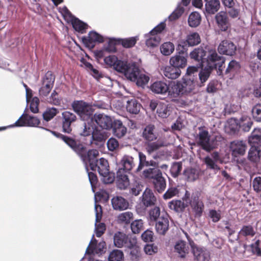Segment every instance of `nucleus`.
Wrapping results in <instances>:
<instances>
[{
    "instance_id": "f257e3e1",
    "label": "nucleus",
    "mask_w": 261,
    "mask_h": 261,
    "mask_svg": "<svg viewBox=\"0 0 261 261\" xmlns=\"http://www.w3.org/2000/svg\"><path fill=\"white\" fill-rule=\"evenodd\" d=\"M54 135L61 138L64 142L74 150L81 158L82 161L85 164L86 168H87L88 163L90 168L95 167L94 163L98 160L97 159L99 155V151L96 149H91L88 151L87 154H85L84 149L82 145H77L76 142L72 139L64 136L62 134L57 135L55 132H51Z\"/></svg>"
},
{
    "instance_id": "f03ea898",
    "label": "nucleus",
    "mask_w": 261,
    "mask_h": 261,
    "mask_svg": "<svg viewBox=\"0 0 261 261\" xmlns=\"http://www.w3.org/2000/svg\"><path fill=\"white\" fill-rule=\"evenodd\" d=\"M72 107L83 121H92L94 109L92 106L82 100L74 101Z\"/></svg>"
},
{
    "instance_id": "7ed1b4c3",
    "label": "nucleus",
    "mask_w": 261,
    "mask_h": 261,
    "mask_svg": "<svg viewBox=\"0 0 261 261\" xmlns=\"http://www.w3.org/2000/svg\"><path fill=\"white\" fill-rule=\"evenodd\" d=\"M195 139L197 143L206 151H210L215 148L214 141L211 139V136L204 127L198 128Z\"/></svg>"
},
{
    "instance_id": "20e7f679",
    "label": "nucleus",
    "mask_w": 261,
    "mask_h": 261,
    "mask_svg": "<svg viewBox=\"0 0 261 261\" xmlns=\"http://www.w3.org/2000/svg\"><path fill=\"white\" fill-rule=\"evenodd\" d=\"M129 71L126 74V78L136 82L138 86L143 87L148 83L149 76L147 73L141 71L136 64L134 67H130Z\"/></svg>"
},
{
    "instance_id": "39448f33",
    "label": "nucleus",
    "mask_w": 261,
    "mask_h": 261,
    "mask_svg": "<svg viewBox=\"0 0 261 261\" xmlns=\"http://www.w3.org/2000/svg\"><path fill=\"white\" fill-rule=\"evenodd\" d=\"M106 247V243L103 241L97 242V241L94 239V235L92 236V240L90 242L86 251L85 255L88 256V261H99L95 259L93 257L95 254H101ZM87 257H84L82 259L83 261H85Z\"/></svg>"
},
{
    "instance_id": "423d86ee",
    "label": "nucleus",
    "mask_w": 261,
    "mask_h": 261,
    "mask_svg": "<svg viewBox=\"0 0 261 261\" xmlns=\"http://www.w3.org/2000/svg\"><path fill=\"white\" fill-rule=\"evenodd\" d=\"M165 27V23L162 22L149 33L145 35L146 38V44L148 47H154L158 45L161 39L159 34L162 32Z\"/></svg>"
},
{
    "instance_id": "0eeeda50",
    "label": "nucleus",
    "mask_w": 261,
    "mask_h": 261,
    "mask_svg": "<svg viewBox=\"0 0 261 261\" xmlns=\"http://www.w3.org/2000/svg\"><path fill=\"white\" fill-rule=\"evenodd\" d=\"M207 65L206 66L210 68H217L218 66V73L221 74L222 72V67L224 63V58L219 56L215 49H209L207 51V58H205Z\"/></svg>"
},
{
    "instance_id": "6e6552de",
    "label": "nucleus",
    "mask_w": 261,
    "mask_h": 261,
    "mask_svg": "<svg viewBox=\"0 0 261 261\" xmlns=\"http://www.w3.org/2000/svg\"><path fill=\"white\" fill-rule=\"evenodd\" d=\"M150 108L152 111L156 109V114L162 118H167L171 113V107L167 102L152 100L150 102Z\"/></svg>"
},
{
    "instance_id": "1a4fd4ad",
    "label": "nucleus",
    "mask_w": 261,
    "mask_h": 261,
    "mask_svg": "<svg viewBox=\"0 0 261 261\" xmlns=\"http://www.w3.org/2000/svg\"><path fill=\"white\" fill-rule=\"evenodd\" d=\"M189 203L195 216L196 217L201 216L204 211V205L202 200L200 198V194L198 192L192 194Z\"/></svg>"
},
{
    "instance_id": "9d476101",
    "label": "nucleus",
    "mask_w": 261,
    "mask_h": 261,
    "mask_svg": "<svg viewBox=\"0 0 261 261\" xmlns=\"http://www.w3.org/2000/svg\"><path fill=\"white\" fill-rule=\"evenodd\" d=\"M55 82V77L50 72H47L42 81V84L39 90V94L41 97L48 96L52 89Z\"/></svg>"
},
{
    "instance_id": "9b49d317",
    "label": "nucleus",
    "mask_w": 261,
    "mask_h": 261,
    "mask_svg": "<svg viewBox=\"0 0 261 261\" xmlns=\"http://www.w3.org/2000/svg\"><path fill=\"white\" fill-rule=\"evenodd\" d=\"M114 246L117 248L132 247L136 243V239L128 241V237L123 232L118 231L113 237Z\"/></svg>"
},
{
    "instance_id": "f8f14e48",
    "label": "nucleus",
    "mask_w": 261,
    "mask_h": 261,
    "mask_svg": "<svg viewBox=\"0 0 261 261\" xmlns=\"http://www.w3.org/2000/svg\"><path fill=\"white\" fill-rule=\"evenodd\" d=\"M185 235L191 246L193 255L197 260L198 261H209V254L206 250L195 245L193 241H190L187 233H185Z\"/></svg>"
},
{
    "instance_id": "ddd939ff",
    "label": "nucleus",
    "mask_w": 261,
    "mask_h": 261,
    "mask_svg": "<svg viewBox=\"0 0 261 261\" xmlns=\"http://www.w3.org/2000/svg\"><path fill=\"white\" fill-rule=\"evenodd\" d=\"M40 123L39 120L36 117L31 116L28 115H22L15 123L9 126V127L14 126H38Z\"/></svg>"
},
{
    "instance_id": "4468645a",
    "label": "nucleus",
    "mask_w": 261,
    "mask_h": 261,
    "mask_svg": "<svg viewBox=\"0 0 261 261\" xmlns=\"http://www.w3.org/2000/svg\"><path fill=\"white\" fill-rule=\"evenodd\" d=\"M95 232L96 237H101L105 232L106 230V226L103 223H99L102 215V211L101 206L100 205L97 204L96 202L95 204Z\"/></svg>"
},
{
    "instance_id": "2eb2a0df",
    "label": "nucleus",
    "mask_w": 261,
    "mask_h": 261,
    "mask_svg": "<svg viewBox=\"0 0 261 261\" xmlns=\"http://www.w3.org/2000/svg\"><path fill=\"white\" fill-rule=\"evenodd\" d=\"M62 115V127L64 132L70 133L72 129L71 125L76 120V115L69 111L63 112Z\"/></svg>"
},
{
    "instance_id": "dca6fc26",
    "label": "nucleus",
    "mask_w": 261,
    "mask_h": 261,
    "mask_svg": "<svg viewBox=\"0 0 261 261\" xmlns=\"http://www.w3.org/2000/svg\"><path fill=\"white\" fill-rule=\"evenodd\" d=\"M236 46L232 42L224 40L220 43L218 47V51L220 54L232 56L236 53Z\"/></svg>"
},
{
    "instance_id": "f3484780",
    "label": "nucleus",
    "mask_w": 261,
    "mask_h": 261,
    "mask_svg": "<svg viewBox=\"0 0 261 261\" xmlns=\"http://www.w3.org/2000/svg\"><path fill=\"white\" fill-rule=\"evenodd\" d=\"M230 150L232 155L234 156L243 155L247 149V145L243 141L235 140L230 144Z\"/></svg>"
},
{
    "instance_id": "a211bd4d",
    "label": "nucleus",
    "mask_w": 261,
    "mask_h": 261,
    "mask_svg": "<svg viewBox=\"0 0 261 261\" xmlns=\"http://www.w3.org/2000/svg\"><path fill=\"white\" fill-rule=\"evenodd\" d=\"M204 162L207 168L213 170L215 171L220 170L217 163L218 162L221 163V160L218 152H214L211 155L206 156L204 158Z\"/></svg>"
},
{
    "instance_id": "6ab92c4d",
    "label": "nucleus",
    "mask_w": 261,
    "mask_h": 261,
    "mask_svg": "<svg viewBox=\"0 0 261 261\" xmlns=\"http://www.w3.org/2000/svg\"><path fill=\"white\" fill-rule=\"evenodd\" d=\"M102 128L108 129L112 126V120L110 116L103 114H95L93 120Z\"/></svg>"
},
{
    "instance_id": "aec40b11",
    "label": "nucleus",
    "mask_w": 261,
    "mask_h": 261,
    "mask_svg": "<svg viewBox=\"0 0 261 261\" xmlns=\"http://www.w3.org/2000/svg\"><path fill=\"white\" fill-rule=\"evenodd\" d=\"M161 70L163 75L170 79H176L181 74L180 69L171 64L163 67Z\"/></svg>"
},
{
    "instance_id": "412c9836",
    "label": "nucleus",
    "mask_w": 261,
    "mask_h": 261,
    "mask_svg": "<svg viewBox=\"0 0 261 261\" xmlns=\"http://www.w3.org/2000/svg\"><path fill=\"white\" fill-rule=\"evenodd\" d=\"M216 22L222 31H226L229 27V23L226 12L221 11L215 16Z\"/></svg>"
},
{
    "instance_id": "4be33fe9",
    "label": "nucleus",
    "mask_w": 261,
    "mask_h": 261,
    "mask_svg": "<svg viewBox=\"0 0 261 261\" xmlns=\"http://www.w3.org/2000/svg\"><path fill=\"white\" fill-rule=\"evenodd\" d=\"M169 228L168 216L165 215L158 218L155 224V230L160 234H164Z\"/></svg>"
},
{
    "instance_id": "5701e85b",
    "label": "nucleus",
    "mask_w": 261,
    "mask_h": 261,
    "mask_svg": "<svg viewBox=\"0 0 261 261\" xmlns=\"http://www.w3.org/2000/svg\"><path fill=\"white\" fill-rule=\"evenodd\" d=\"M168 96L172 100H175L180 95L183 94L180 87V82H172L168 86Z\"/></svg>"
},
{
    "instance_id": "b1692460",
    "label": "nucleus",
    "mask_w": 261,
    "mask_h": 261,
    "mask_svg": "<svg viewBox=\"0 0 261 261\" xmlns=\"http://www.w3.org/2000/svg\"><path fill=\"white\" fill-rule=\"evenodd\" d=\"M113 208L117 211H124L128 208V202L121 196H116L111 200Z\"/></svg>"
},
{
    "instance_id": "393cba45",
    "label": "nucleus",
    "mask_w": 261,
    "mask_h": 261,
    "mask_svg": "<svg viewBox=\"0 0 261 261\" xmlns=\"http://www.w3.org/2000/svg\"><path fill=\"white\" fill-rule=\"evenodd\" d=\"M174 251L181 258H185L189 251L188 245L186 242L182 240L177 241L174 245Z\"/></svg>"
},
{
    "instance_id": "a878e982",
    "label": "nucleus",
    "mask_w": 261,
    "mask_h": 261,
    "mask_svg": "<svg viewBox=\"0 0 261 261\" xmlns=\"http://www.w3.org/2000/svg\"><path fill=\"white\" fill-rule=\"evenodd\" d=\"M155 127L153 125L146 126L143 130L142 136L145 140L149 142L156 140L158 136L154 130Z\"/></svg>"
},
{
    "instance_id": "bb28decb",
    "label": "nucleus",
    "mask_w": 261,
    "mask_h": 261,
    "mask_svg": "<svg viewBox=\"0 0 261 261\" xmlns=\"http://www.w3.org/2000/svg\"><path fill=\"white\" fill-rule=\"evenodd\" d=\"M240 68L239 63L236 61L232 60L228 64L227 68L225 70V74L229 79H232L238 73Z\"/></svg>"
},
{
    "instance_id": "cd10ccee",
    "label": "nucleus",
    "mask_w": 261,
    "mask_h": 261,
    "mask_svg": "<svg viewBox=\"0 0 261 261\" xmlns=\"http://www.w3.org/2000/svg\"><path fill=\"white\" fill-rule=\"evenodd\" d=\"M248 142L251 147L258 148L261 146V129L255 128L248 138Z\"/></svg>"
},
{
    "instance_id": "c85d7f7f",
    "label": "nucleus",
    "mask_w": 261,
    "mask_h": 261,
    "mask_svg": "<svg viewBox=\"0 0 261 261\" xmlns=\"http://www.w3.org/2000/svg\"><path fill=\"white\" fill-rule=\"evenodd\" d=\"M135 64V63L127 64L126 62L118 60L113 68L116 71L123 73L125 76L126 77V73L129 71V68H130V67H134Z\"/></svg>"
},
{
    "instance_id": "c756f323",
    "label": "nucleus",
    "mask_w": 261,
    "mask_h": 261,
    "mask_svg": "<svg viewBox=\"0 0 261 261\" xmlns=\"http://www.w3.org/2000/svg\"><path fill=\"white\" fill-rule=\"evenodd\" d=\"M94 164L95 167L90 168L93 171L97 169L99 174H105L109 170V166L108 161L103 158H100L99 160H97Z\"/></svg>"
},
{
    "instance_id": "7c9ffc66",
    "label": "nucleus",
    "mask_w": 261,
    "mask_h": 261,
    "mask_svg": "<svg viewBox=\"0 0 261 261\" xmlns=\"http://www.w3.org/2000/svg\"><path fill=\"white\" fill-rule=\"evenodd\" d=\"M151 90L156 94H165L168 89V85L162 81H156L150 86Z\"/></svg>"
},
{
    "instance_id": "2f4dec72",
    "label": "nucleus",
    "mask_w": 261,
    "mask_h": 261,
    "mask_svg": "<svg viewBox=\"0 0 261 261\" xmlns=\"http://www.w3.org/2000/svg\"><path fill=\"white\" fill-rule=\"evenodd\" d=\"M187 60L184 56L175 55L172 57L169 60V63L174 66L180 68H183L187 65Z\"/></svg>"
},
{
    "instance_id": "473e14b6",
    "label": "nucleus",
    "mask_w": 261,
    "mask_h": 261,
    "mask_svg": "<svg viewBox=\"0 0 261 261\" xmlns=\"http://www.w3.org/2000/svg\"><path fill=\"white\" fill-rule=\"evenodd\" d=\"M142 202L146 206H150L155 204L156 198L153 192L148 189H146L143 194Z\"/></svg>"
},
{
    "instance_id": "72a5a7b5",
    "label": "nucleus",
    "mask_w": 261,
    "mask_h": 261,
    "mask_svg": "<svg viewBox=\"0 0 261 261\" xmlns=\"http://www.w3.org/2000/svg\"><path fill=\"white\" fill-rule=\"evenodd\" d=\"M83 40L84 43L90 44L95 42L101 43L104 41L103 37L94 31L90 32L88 36L83 38Z\"/></svg>"
},
{
    "instance_id": "f704fd0d",
    "label": "nucleus",
    "mask_w": 261,
    "mask_h": 261,
    "mask_svg": "<svg viewBox=\"0 0 261 261\" xmlns=\"http://www.w3.org/2000/svg\"><path fill=\"white\" fill-rule=\"evenodd\" d=\"M206 51L202 47L195 48L190 54L191 58L197 61H201V64L204 63Z\"/></svg>"
},
{
    "instance_id": "c9c22d12",
    "label": "nucleus",
    "mask_w": 261,
    "mask_h": 261,
    "mask_svg": "<svg viewBox=\"0 0 261 261\" xmlns=\"http://www.w3.org/2000/svg\"><path fill=\"white\" fill-rule=\"evenodd\" d=\"M179 82L183 94L190 92L194 88L195 84L192 80L182 79V81Z\"/></svg>"
},
{
    "instance_id": "e433bc0d",
    "label": "nucleus",
    "mask_w": 261,
    "mask_h": 261,
    "mask_svg": "<svg viewBox=\"0 0 261 261\" xmlns=\"http://www.w3.org/2000/svg\"><path fill=\"white\" fill-rule=\"evenodd\" d=\"M126 133V128L120 120H116L113 127V133L118 138H121Z\"/></svg>"
},
{
    "instance_id": "4c0bfd02",
    "label": "nucleus",
    "mask_w": 261,
    "mask_h": 261,
    "mask_svg": "<svg viewBox=\"0 0 261 261\" xmlns=\"http://www.w3.org/2000/svg\"><path fill=\"white\" fill-rule=\"evenodd\" d=\"M239 127V123L238 120L233 118L228 119L225 126L226 132L230 134L236 133Z\"/></svg>"
},
{
    "instance_id": "58836bf2",
    "label": "nucleus",
    "mask_w": 261,
    "mask_h": 261,
    "mask_svg": "<svg viewBox=\"0 0 261 261\" xmlns=\"http://www.w3.org/2000/svg\"><path fill=\"white\" fill-rule=\"evenodd\" d=\"M206 11L209 14H214L220 8V4L219 0H210L205 4Z\"/></svg>"
},
{
    "instance_id": "ea45409f",
    "label": "nucleus",
    "mask_w": 261,
    "mask_h": 261,
    "mask_svg": "<svg viewBox=\"0 0 261 261\" xmlns=\"http://www.w3.org/2000/svg\"><path fill=\"white\" fill-rule=\"evenodd\" d=\"M120 164L123 170L129 171L135 166L134 159L129 155H124L121 159Z\"/></svg>"
},
{
    "instance_id": "a19ab883",
    "label": "nucleus",
    "mask_w": 261,
    "mask_h": 261,
    "mask_svg": "<svg viewBox=\"0 0 261 261\" xmlns=\"http://www.w3.org/2000/svg\"><path fill=\"white\" fill-rule=\"evenodd\" d=\"M141 105L136 99L128 100L126 105L127 111L132 114H137L140 110Z\"/></svg>"
},
{
    "instance_id": "79ce46f5",
    "label": "nucleus",
    "mask_w": 261,
    "mask_h": 261,
    "mask_svg": "<svg viewBox=\"0 0 261 261\" xmlns=\"http://www.w3.org/2000/svg\"><path fill=\"white\" fill-rule=\"evenodd\" d=\"M162 172L158 168H149L143 171L144 176L148 179L155 180L158 176L161 175Z\"/></svg>"
},
{
    "instance_id": "37998d69",
    "label": "nucleus",
    "mask_w": 261,
    "mask_h": 261,
    "mask_svg": "<svg viewBox=\"0 0 261 261\" xmlns=\"http://www.w3.org/2000/svg\"><path fill=\"white\" fill-rule=\"evenodd\" d=\"M133 219V214L131 212H125L118 215L117 221L119 224H128Z\"/></svg>"
},
{
    "instance_id": "c03bdc74",
    "label": "nucleus",
    "mask_w": 261,
    "mask_h": 261,
    "mask_svg": "<svg viewBox=\"0 0 261 261\" xmlns=\"http://www.w3.org/2000/svg\"><path fill=\"white\" fill-rule=\"evenodd\" d=\"M160 51L164 56H169L174 51V45L170 41L164 42L160 46Z\"/></svg>"
},
{
    "instance_id": "a18cd8bd",
    "label": "nucleus",
    "mask_w": 261,
    "mask_h": 261,
    "mask_svg": "<svg viewBox=\"0 0 261 261\" xmlns=\"http://www.w3.org/2000/svg\"><path fill=\"white\" fill-rule=\"evenodd\" d=\"M168 206L171 210H174L176 212H179L185 210L187 204L180 200H176L170 201L168 203Z\"/></svg>"
},
{
    "instance_id": "49530a36",
    "label": "nucleus",
    "mask_w": 261,
    "mask_h": 261,
    "mask_svg": "<svg viewBox=\"0 0 261 261\" xmlns=\"http://www.w3.org/2000/svg\"><path fill=\"white\" fill-rule=\"evenodd\" d=\"M129 185V181L127 176L124 174L118 173L117 185L120 189H125Z\"/></svg>"
},
{
    "instance_id": "de8ad7c7",
    "label": "nucleus",
    "mask_w": 261,
    "mask_h": 261,
    "mask_svg": "<svg viewBox=\"0 0 261 261\" xmlns=\"http://www.w3.org/2000/svg\"><path fill=\"white\" fill-rule=\"evenodd\" d=\"M201 20L200 14L197 12H194L189 16L188 23L190 27L195 28L200 24Z\"/></svg>"
},
{
    "instance_id": "09e8293b",
    "label": "nucleus",
    "mask_w": 261,
    "mask_h": 261,
    "mask_svg": "<svg viewBox=\"0 0 261 261\" xmlns=\"http://www.w3.org/2000/svg\"><path fill=\"white\" fill-rule=\"evenodd\" d=\"M69 21L71 22L73 28L78 32H81L83 33L87 29V24L74 16Z\"/></svg>"
},
{
    "instance_id": "8fccbe9b",
    "label": "nucleus",
    "mask_w": 261,
    "mask_h": 261,
    "mask_svg": "<svg viewBox=\"0 0 261 261\" xmlns=\"http://www.w3.org/2000/svg\"><path fill=\"white\" fill-rule=\"evenodd\" d=\"M251 118L247 116H242L239 121V126L242 127L244 132H248L252 125Z\"/></svg>"
},
{
    "instance_id": "3c124183",
    "label": "nucleus",
    "mask_w": 261,
    "mask_h": 261,
    "mask_svg": "<svg viewBox=\"0 0 261 261\" xmlns=\"http://www.w3.org/2000/svg\"><path fill=\"white\" fill-rule=\"evenodd\" d=\"M184 175L188 181H193L198 177V171L194 168H187L184 171Z\"/></svg>"
},
{
    "instance_id": "603ef678",
    "label": "nucleus",
    "mask_w": 261,
    "mask_h": 261,
    "mask_svg": "<svg viewBox=\"0 0 261 261\" xmlns=\"http://www.w3.org/2000/svg\"><path fill=\"white\" fill-rule=\"evenodd\" d=\"M84 124V128L83 131L81 133V135L83 136H88L92 134L94 129V126L93 120L91 122L90 121H85Z\"/></svg>"
},
{
    "instance_id": "864d4df0",
    "label": "nucleus",
    "mask_w": 261,
    "mask_h": 261,
    "mask_svg": "<svg viewBox=\"0 0 261 261\" xmlns=\"http://www.w3.org/2000/svg\"><path fill=\"white\" fill-rule=\"evenodd\" d=\"M153 183L155 189L159 192L163 191L166 187V184L165 178L161 175L158 176L155 180H153Z\"/></svg>"
},
{
    "instance_id": "5fc2aeb1",
    "label": "nucleus",
    "mask_w": 261,
    "mask_h": 261,
    "mask_svg": "<svg viewBox=\"0 0 261 261\" xmlns=\"http://www.w3.org/2000/svg\"><path fill=\"white\" fill-rule=\"evenodd\" d=\"M248 159L253 162H257L259 160V150L258 148L253 146L251 147L248 152Z\"/></svg>"
},
{
    "instance_id": "6e6d98bb",
    "label": "nucleus",
    "mask_w": 261,
    "mask_h": 261,
    "mask_svg": "<svg viewBox=\"0 0 261 261\" xmlns=\"http://www.w3.org/2000/svg\"><path fill=\"white\" fill-rule=\"evenodd\" d=\"M124 254L122 251L115 249L111 251L108 257V261H122Z\"/></svg>"
},
{
    "instance_id": "4d7b16f0",
    "label": "nucleus",
    "mask_w": 261,
    "mask_h": 261,
    "mask_svg": "<svg viewBox=\"0 0 261 261\" xmlns=\"http://www.w3.org/2000/svg\"><path fill=\"white\" fill-rule=\"evenodd\" d=\"M138 40V37L135 36L127 38L121 39L120 40V42L124 47L130 48L136 44Z\"/></svg>"
},
{
    "instance_id": "13d9d810",
    "label": "nucleus",
    "mask_w": 261,
    "mask_h": 261,
    "mask_svg": "<svg viewBox=\"0 0 261 261\" xmlns=\"http://www.w3.org/2000/svg\"><path fill=\"white\" fill-rule=\"evenodd\" d=\"M187 42L190 46H194L200 42V38L197 33H192L188 35Z\"/></svg>"
},
{
    "instance_id": "bf43d9fd",
    "label": "nucleus",
    "mask_w": 261,
    "mask_h": 261,
    "mask_svg": "<svg viewBox=\"0 0 261 261\" xmlns=\"http://www.w3.org/2000/svg\"><path fill=\"white\" fill-rule=\"evenodd\" d=\"M92 138L93 140L102 142L106 140V136L105 131L103 130L94 128L92 134Z\"/></svg>"
},
{
    "instance_id": "052dcab7",
    "label": "nucleus",
    "mask_w": 261,
    "mask_h": 261,
    "mask_svg": "<svg viewBox=\"0 0 261 261\" xmlns=\"http://www.w3.org/2000/svg\"><path fill=\"white\" fill-rule=\"evenodd\" d=\"M132 232L134 233H139L143 228V222L141 219L134 221L130 225Z\"/></svg>"
},
{
    "instance_id": "680f3d73",
    "label": "nucleus",
    "mask_w": 261,
    "mask_h": 261,
    "mask_svg": "<svg viewBox=\"0 0 261 261\" xmlns=\"http://www.w3.org/2000/svg\"><path fill=\"white\" fill-rule=\"evenodd\" d=\"M255 234L253 227L250 225L244 226L239 232L240 237H252Z\"/></svg>"
},
{
    "instance_id": "e2e57ef3",
    "label": "nucleus",
    "mask_w": 261,
    "mask_h": 261,
    "mask_svg": "<svg viewBox=\"0 0 261 261\" xmlns=\"http://www.w3.org/2000/svg\"><path fill=\"white\" fill-rule=\"evenodd\" d=\"M213 68H210L207 66L204 69H202L199 73V77L202 83L205 82L209 77L212 70Z\"/></svg>"
},
{
    "instance_id": "0e129e2a",
    "label": "nucleus",
    "mask_w": 261,
    "mask_h": 261,
    "mask_svg": "<svg viewBox=\"0 0 261 261\" xmlns=\"http://www.w3.org/2000/svg\"><path fill=\"white\" fill-rule=\"evenodd\" d=\"M252 113L254 119L256 121H261V103L256 104L253 107Z\"/></svg>"
},
{
    "instance_id": "69168bd1",
    "label": "nucleus",
    "mask_w": 261,
    "mask_h": 261,
    "mask_svg": "<svg viewBox=\"0 0 261 261\" xmlns=\"http://www.w3.org/2000/svg\"><path fill=\"white\" fill-rule=\"evenodd\" d=\"M162 146H164V144L161 143L159 140H158L155 142L148 143L146 146V150L148 153L150 154Z\"/></svg>"
},
{
    "instance_id": "338daca9",
    "label": "nucleus",
    "mask_w": 261,
    "mask_h": 261,
    "mask_svg": "<svg viewBox=\"0 0 261 261\" xmlns=\"http://www.w3.org/2000/svg\"><path fill=\"white\" fill-rule=\"evenodd\" d=\"M178 194V189L175 187H172L168 189V190L164 194L163 197L165 199H168L172 198L174 196H179Z\"/></svg>"
},
{
    "instance_id": "774afa93",
    "label": "nucleus",
    "mask_w": 261,
    "mask_h": 261,
    "mask_svg": "<svg viewBox=\"0 0 261 261\" xmlns=\"http://www.w3.org/2000/svg\"><path fill=\"white\" fill-rule=\"evenodd\" d=\"M57 113V110L55 108L48 109L43 114V117L45 120L48 121L51 119Z\"/></svg>"
}]
</instances>
